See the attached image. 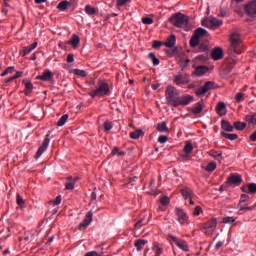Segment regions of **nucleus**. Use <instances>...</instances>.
Here are the masks:
<instances>
[{
	"instance_id": "38",
	"label": "nucleus",
	"mask_w": 256,
	"mask_h": 256,
	"mask_svg": "<svg viewBox=\"0 0 256 256\" xmlns=\"http://www.w3.org/2000/svg\"><path fill=\"white\" fill-rule=\"evenodd\" d=\"M209 155H210V157H213L214 159H219V157H220V159H223V157H222L223 153H221L217 150H210Z\"/></svg>"
},
{
	"instance_id": "34",
	"label": "nucleus",
	"mask_w": 256,
	"mask_h": 256,
	"mask_svg": "<svg viewBox=\"0 0 256 256\" xmlns=\"http://www.w3.org/2000/svg\"><path fill=\"white\" fill-rule=\"evenodd\" d=\"M148 57H149V59H151L153 65H155V66H157V65H159V63H161L159 58H157V56H155V53H153V52H150L148 54Z\"/></svg>"
},
{
	"instance_id": "22",
	"label": "nucleus",
	"mask_w": 256,
	"mask_h": 256,
	"mask_svg": "<svg viewBox=\"0 0 256 256\" xmlns=\"http://www.w3.org/2000/svg\"><path fill=\"white\" fill-rule=\"evenodd\" d=\"M23 85H25V95L29 96L31 95V91H33V83H31V81L28 80H23Z\"/></svg>"
},
{
	"instance_id": "13",
	"label": "nucleus",
	"mask_w": 256,
	"mask_h": 256,
	"mask_svg": "<svg viewBox=\"0 0 256 256\" xmlns=\"http://www.w3.org/2000/svg\"><path fill=\"white\" fill-rule=\"evenodd\" d=\"M215 85V82L208 81L204 84V86L196 91V95L198 97H201V95H205L208 91H211Z\"/></svg>"
},
{
	"instance_id": "2",
	"label": "nucleus",
	"mask_w": 256,
	"mask_h": 256,
	"mask_svg": "<svg viewBox=\"0 0 256 256\" xmlns=\"http://www.w3.org/2000/svg\"><path fill=\"white\" fill-rule=\"evenodd\" d=\"M230 48L229 51H231V53H236V55L241 54V35L238 34V32H233L230 35Z\"/></svg>"
},
{
	"instance_id": "62",
	"label": "nucleus",
	"mask_w": 256,
	"mask_h": 256,
	"mask_svg": "<svg viewBox=\"0 0 256 256\" xmlns=\"http://www.w3.org/2000/svg\"><path fill=\"white\" fill-rule=\"evenodd\" d=\"M162 205H169V197H163L160 199Z\"/></svg>"
},
{
	"instance_id": "46",
	"label": "nucleus",
	"mask_w": 256,
	"mask_h": 256,
	"mask_svg": "<svg viewBox=\"0 0 256 256\" xmlns=\"http://www.w3.org/2000/svg\"><path fill=\"white\" fill-rule=\"evenodd\" d=\"M237 103H242V101H245V94L243 92H239L235 96Z\"/></svg>"
},
{
	"instance_id": "51",
	"label": "nucleus",
	"mask_w": 256,
	"mask_h": 256,
	"mask_svg": "<svg viewBox=\"0 0 256 256\" xmlns=\"http://www.w3.org/2000/svg\"><path fill=\"white\" fill-rule=\"evenodd\" d=\"M142 23L144 25H153V18L151 17L142 18Z\"/></svg>"
},
{
	"instance_id": "35",
	"label": "nucleus",
	"mask_w": 256,
	"mask_h": 256,
	"mask_svg": "<svg viewBox=\"0 0 256 256\" xmlns=\"http://www.w3.org/2000/svg\"><path fill=\"white\" fill-rule=\"evenodd\" d=\"M112 155H117L118 157H123V156L127 155V152H125V151H120V150H119V147L115 146V147L112 149Z\"/></svg>"
},
{
	"instance_id": "57",
	"label": "nucleus",
	"mask_w": 256,
	"mask_h": 256,
	"mask_svg": "<svg viewBox=\"0 0 256 256\" xmlns=\"http://www.w3.org/2000/svg\"><path fill=\"white\" fill-rule=\"evenodd\" d=\"M162 45H163L162 42L155 40V41L153 42L152 47H153V49H159L160 47H162Z\"/></svg>"
},
{
	"instance_id": "39",
	"label": "nucleus",
	"mask_w": 256,
	"mask_h": 256,
	"mask_svg": "<svg viewBox=\"0 0 256 256\" xmlns=\"http://www.w3.org/2000/svg\"><path fill=\"white\" fill-rule=\"evenodd\" d=\"M67 119H69V115L68 114H64L57 122V126L58 127H63V125H65V123H67Z\"/></svg>"
},
{
	"instance_id": "14",
	"label": "nucleus",
	"mask_w": 256,
	"mask_h": 256,
	"mask_svg": "<svg viewBox=\"0 0 256 256\" xmlns=\"http://www.w3.org/2000/svg\"><path fill=\"white\" fill-rule=\"evenodd\" d=\"M245 11L251 17H253V15H256V0L251 1L250 3L246 4Z\"/></svg>"
},
{
	"instance_id": "8",
	"label": "nucleus",
	"mask_w": 256,
	"mask_h": 256,
	"mask_svg": "<svg viewBox=\"0 0 256 256\" xmlns=\"http://www.w3.org/2000/svg\"><path fill=\"white\" fill-rule=\"evenodd\" d=\"M216 227H217V219H210L204 224L203 231H205L204 232L205 235H212Z\"/></svg>"
},
{
	"instance_id": "59",
	"label": "nucleus",
	"mask_w": 256,
	"mask_h": 256,
	"mask_svg": "<svg viewBox=\"0 0 256 256\" xmlns=\"http://www.w3.org/2000/svg\"><path fill=\"white\" fill-rule=\"evenodd\" d=\"M131 0H118L117 1V5L119 7H123V5H127V3H129Z\"/></svg>"
},
{
	"instance_id": "61",
	"label": "nucleus",
	"mask_w": 256,
	"mask_h": 256,
	"mask_svg": "<svg viewBox=\"0 0 256 256\" xmlns=\"http://www.w3.org/2000/svg\"><path fill=\"white\" fill-rule=\"evenodd\" d=\"M199 49L202 52L209 51V46H207V44H200Z\"/></svg>"
},
{
	"instance_id": "12",
	"label": "nucleus",
	"mask_w": 256,
	"mask_h": 256,
	"mask_svg": "<svg viewBox=\"0 0 256 256\" xmlns=\"http://www.w3.org/2000/svg\"><path fill=\"white\" fill-rule=\"evenodd\" d=\"M169 238L171 241H173V243H175L177 247H179V249H182V251H189V245H187L185 241L179 240V238L173 235H169Z\"/></svg>"
},
{
	"instance_id": "48",
	"label": "nucleus",
	"mask_w": 256,
	"mask_h": 256,
	"mask_svg": "<svg viewBox=\"0 0 256 256\" xmlns=\"http://www.w3.org/2000/svg\"><path fill=\"white\" fill-rule=\"evenodd\" d=\"M33 51L29 46L23 47L22 51H20L21 57H25L26 55H29Z\"/></svg>"
},
{
	"instance_id": "21",
	"label": "nucleus",
	"mask_w": 256,
	"mask_h": 256,
	"mask_svg": "<svg viewBox=\"0 0 256 256\" xmlns=\"http://www.w3.org/2000/svg\"><path fill=\"white\" fill-rule=\"evenodd\" d=\"M175 43H177V38L175 37V35H170L167 38L164 45H165V47L171 48V47H175Z\"/></svg>"
},
{
	"instance_id": "63",
	"label": "nucleus",
	"mask_w": 256,
	"mask_h": 256,
	"mask_svg": "<svg viewBox=\"0 0 256 256\" xmlns=\"http://www.w3.org/2000/svg\"><path fill=\"white\" fill-rule=\"evenodd\" d=\"M87 227H89V224H87V222H85V220L83 222H81L79 225V229H81V230L87 229Z\"/></svg>"
},
{
	"instance_id": "43",
	"label": "nucleus",
	"mask_w": 256,
	"mask_h": 256,
	"mask_svg": "<svg viewBox=\"0 0 256 256\" xmlns=\"http://www.w3.org/2000/svg\"><path fill=\"white\" fill-rule=\"evenodd\" d=\"M197 45H199V38H197V36L193 34V36L190 39V46L197 47Z\"/></svg>"
},
{
	"instance_id": "30",
	"label": "nucleus",
	"mask_w": 256,
	"mask_h": 256,
	"mask_svg": "<svg viewBox=\"0 0 256 256\" xmlns=\"http://www.w3.org/2000/svg\"><path fill=\"white\" fill-rule=\"evenodd\" d=\"M66 189L68 191H72V189H75V181H73V177H68L66 181Z\"/></svg>"
},
{
	"instance_id": "36",
	"label": "nucleus",
	"mask_w": 256,
	"mask_h": 256,
	"mask_svg": "<svg viewBox=\"0 0 256 256\" xmlns=\"http://www.w3.org/2000/svg\"><path fill=\"white\" fill-rule=\"evenodd\" d=\"M141 135H143V130H140V129L130 132L131 139H139Z\"/></svg>"
},
{
	"instance_id": "10",
	"label": "nucleus",
	"mask_w": 256,
	"mask_h": 256,
	"mask_svg": "<svg viewBox=\"0 0 256 256\" xmlns=\"http://www.w3.org/2000/svg\"><path fill=\"white\" fill-rule=\"evenodd\" d=\"M50 141L51 140L49 139V134H47L45 139L42 142V145L38 148V150L36 152L35 159H39V157H41V155H43V153H45V151L49 147Z\"/></svg>"
},
{
	"instance_id": "19",
	"label": "nucleus",
	"mask_w": 256,
	"mask_h": 256,
	"mask_svg": "<svg viewBox=\"0 0 256 256\" xmlns=\"http://www.w3.org/2000/svg\"><path fill=\"white\" fill-rule=\"evenodd\" d=\"M181 194L184 199H191L193 197V190L189 187L181 188Z\"/></svg>"
},
{
	"instance_id": "42",
	"label": "nucleus",
	"mask_w": 256,
	"mask_h": 256,
	"mask_svg": "<svg viewBox=\"0 0 256 256\" xmlns=\"http://www.w3.org/2000/svg\"><path fill=\"white\" fill-rule=\"evenodd\" d=\"M205 169L209 173H213V171L217 169V164H215V162H210V163L207 164Z\"/></svg>"
},
{
	"instance_id": "54",
	"label": "nucleus",
	"mask_w": 256,
	"mask_h": 256,
	"mask_svg": "<svg viewBox=\"0 0 256 256\" xmlns=\"http://www.w3.org/2000/svg\"><path fill=\"white\" fill-rule=\"evenodd\" d=\"M201 211H203V209L201 208V206H196V207L194 208L193 215H194L195 217H197V216L201 215Z\"/></svg>"
},
{
	"instance_id": "31",
	"label": "nucleus",
	"mask_w": 256,
	"mask_h": 256,
	"mask_svg": "<svg viewBox=\"0 0 256 256\" xmlns=\"http://www.w3.org/2000/svg\"><path fill=\"white\" fill-rule=\"evenodd\" d=\"M245 127H247V123L245 122H241V121L234 122V129H236L237 131H243Z\"/></svg>"
},
{
	"instance_id": "23",
	"label": "nucleus",
	"mask_w": 256,
	"mask_h": 256,
	"mask_svg": "<svg viewBox=\"0 0 256 256\" xmlns=\"http://www.w3.org/2000/svg\"><path fill=\"white\" fill-rule=\"evenodd\" d=\"M194 35L201 39V37H207V35H209V32H207V30H205L204 28H197L195 31H194Z\"/></svg>"
},
{
	"instance_id": "28",
	"label": "nucleus",
	"mask_w": 256,
	"mask_h": 256,
	"mask_svg": "<svg viewBox=\"0 0 256 256\" xmlns=\"http://www.w3.org/2000/svg\"><path fill=\"white\" fill-rule=\"evenodd\" d=\"M225 109H227V105H225L224 102H219L216 106V113L218 115H220V117L223 115V111H225Z\"/></svg>"
},
{
	"instance_id": "58",
	"label": "nucleus",
	"mask_w": 256,
	"mask_h": 256,
	"mask_svg": "<svg viewBox=\"0 0 256 256\" xmlns=\"http://www.w3.org/2000/svg\"><path fill=\"white\" fill-rule=\"evenodd\" d=\"M248 205L249 204L247 202H245V203H241V201L239 202V204H238V208H239L238 213H239V215H241V211H245V210H241V208L242 207H247Z\"/></svg>"
},
{
	"instance_id": "56",
	"label": "nucleus",
	"mask_w": 256,
	"mask_h": 256,
	"mask_svg": "<svg viewBox=\"0 0 256 256\" xmlns=\"http://www.w3.org/2000/svg\"><path fill=\"white\" fill-rule=\"evenodd\" d=\"M247 201H249V195L242 194L241 197H240V202L241 203H247Z\"/></svg>"
},
{
	"instance_id": "53",
	"label": "nucleus",
	"mask_w": 256,
	"mask_h": 256,
	"mask_svg": "<svg viewBox=\"0 0 256 256\" xmlns=\"http://www.w3.org/2000/svg\"><path fill=\"white\" fill-rule=\"evenodd\" d=\"M223 223H235V217L226 216L223 218Z\"/></svg>"
},
{
	"instance_id": "3",
	"label": "nucleus",
	"mask_w": 256,
	"mask_h": 256,
	"mask_svg": "<svg viewBox=\"0 0 256 256\" xmlns=\"http://www.w3.org/2000/svg\"><path fill=\"white\" fill-rule=\"evenodd\" d=\"M109 93V84L105 81L98 82V88L92 90L89 95L92 97V99H95V97H105Z\"/></svg>"
},
{
	"instance_id": "40",
	"label": "nucleus",
	"mask_w": 256,
	"mask_h": 256,
	"mask_svg": "<svg viewBox=\"0 0 256 256\" xmlns=\"http://www.w3.org/2000/svg\"><path fill=\"white\" fill-rule=\"evenodd\" d=\"M184 152L187 153V155H189V153L193 152V144L190 141H187L185 146H184Z\"/></svg>"
},
{
	"instance_id": "26",
	"label": "nucleus",
	"mask_w": 256,
	"mask_h": 256,
	"mask_svg": "<svg viewBox=\"0 0 256 256\" xmlns=\"http://www.w3.org/2000/svg\"><path fill=\"white\" fill-rule=\"evenodd\" d=\"M79 43H81V38H79V36H77L76 34H74L72 36V39L69 42V45H72V47L74 49H77V47H79Z\"/></svg>"
},
{
	"instance_id": "20",
	"label": "nucleus",
	"mask_w": 256,
	"mask_h": 256,
	"mask_svg": "<svg viewBox=\"0 0 256 256\" xmlns=\"http://www.w3.org/2000/svg\"><path fill=\"white\" fill-rule=\"evenodd\" d=\"M243 193H256V183H250L242 187Z\"/></svg>"
},
{
	"instance_id": "32",
	"label": "nucleus",
	"mask_w": 256,
	"mask_h": 256,
	"mask_svg": "<svg viewBox=\"0 0 256 256\" xmlns=\"http://www.w3.org/2000/svg\"><path fill=\"white\" fill-rule=\"evenodd\" d=\"M147 241H145L144 239H139L135 242V247L137 249V251H142L143 247H145Z\"/></svg>"
},
{
	"instance_id": "60",
	"label": "nucleus",
	"mask_w": 256,
	"mask_h": 256,
	"mask_svg": "<svg viewBox=\"0 0 256 256\" xmlns=\"http://www.w3.org/2000/svg\"><path fill=\"white\" fill-rule=\"evenodd\" d=\"M66 61L67 63H73L75 61L74 55L72 53L68 54Z\"/></svg>"
},
{
	"instance_id": "55",
	"label": "nucleus",
	"mask_w": 256,
	"mask_h": 256,
	"mask_svg": "<svg viewBox=\"0 0 256 256\" xmlns=\"http://www.w3.org/2000/svg\"><path fill=\"white\" fill-rule=\"evenodd\" d=\"M166 141H169V137H167L166 135H160L158 137V142H160L161 144H164Z\"/></svg>"
},
{
	"instance_id": "33",
	"label": "nucleus",
	"mask_w": 256,
	"mask_h": 256,
	"mask_svg": "<svg viewBox=\"0 0 256 256\" xmlns=\"http://www.w3.org/2000/svg\"><path fill=\"white\" fill-rule=\"evenodd\" d=\"M85 13H87V15H97V9L91 5H86Z\"/></svg>"
},
{
	"instance_id": "50",
	"label": "nucleus",
	"mask_w": 256,
	"mask_h": 256,
	"mask_svg": "<svg viewBox=\"0 0 256 256\" xmlns=\"http://www.w3.org/2000/svg\"><path fill=\"white\" fill-rule=\"evenodd\" d=\"M153 251L155 252L156 256H160L163 253V248L159 247V245H154Z\"/></svg>"
},
{
	"instance_id": "17",
	"label": "nucleus",
	"mask_w": 256,
	"mask_h": 256,
	"mask_svg": "<svg viewBox=\"0 0 256 256\" xmlns=\"http://www.w3.org/2000/svg\"><path fill=\"white\" fill-rule=\"evenodd\" d=\"M221 129H223V131H227L228 133H233L234 124L232 125L231 122L227 120H221Z\"/></svg>"
},
{
	"instance_id": "6",
	"label": "nucleus",
	"mask_w": 256,
	"mask_h": 256,
	"mask_svg": "<svg viewBox=\"0 0 256 256\" xmlns=\"http://www.w3.org/2000/svg\"><path fill=\"white\" fill-rule=\"evenodd\" d=\"M192 101H193V96H191L189 94L178 96L173 107H176V108L181 107V106L185 107V106L189 105L190 103H192Z\"/></svg>"
},
{
	"instance_id": "11",
	"label": "nucleus",
	"mask_w": 256,
	"mask_h": 256,
	"mask_svg": "<svg viewBox=\"0 0 256 256\" xmlns=\"http://www.w3.org/2000/svg\"><path fill=\"white\" fill-rule=\"evenodd\" d=\"M241 183H243V179L241 178V175L238 174H231L226 181V184L230 187L231 185L238 187Z\"/></svg>"
},
{
	"instance_id": "5",
	"label": "nucleus",
	"mask_w": 256,
	"mask_h": 256,
	"mask_svg": "<svg viewBox=\"0 0 256 256\" xmlns=\"http://www.w3.org/2000/svg\"><path fill=\"white\" fill-rule=\"evenodd\" d=\"M221 25H223V20H219L215 17L202 20V26L207 27L208 29H213V31L218 29V27H221Z\"/></svg>"
},
{
	"instance_id": "64",
	"label": "nucleus",
	"mask_w": 256,
	"mask_h": 256,
	"mask_svg": "<svg viewBox=\"0 0 256 256\" xmlns=\"http://www.w3.org/2000/svg\"><path fill=\"white\" fill-rule=\"evenodd\" d=\"M52 203L53 205H61V196H57Z\"/></svg>"
},
{
	"instance_id": "29",
	"label": "nucleus",
	"mask_w": 256,
	"mask_h": 256,
	"mask_svg": "<svg viewBox=\"0 0 256 256\" xmlns=\"http://www.w3.org/2000/svg\"><path fill=\"white\" fill-rule=\"evenodd\" d=\"M209 71V68L207 66H198L196 68V75H198V77H201V75H205V73H207Z\"/></svg>"
},
{
	"instance_id": "24",
	"label": "nucleus",
	"mask_w": 256,
	"mask_h": 256,
	"mask_svg": "<svg viewBox=\"0 0 256 256\" xmlns=\"http://www.w3.org/2000/svg\"><path fill=\"white\" fill-rule=\"evenodd\" d=\"M145 215H143V217H141L135 224L134 227L136 229H141V227H145V225H147V223H149V220L145 219Z\"/></svg>"
},
{
	"instance_id": "4",
	"label": "nucleus",
	"mask_w": 256,
	"mask_h": 256,
	"mask_svg": "<svg viewBox=\"0 0 256 256\" xmlns=\"http://www.w3.org/2000/svg\"><path fill=\"white\" fill-rule=\"evenodd\" d=\"M165 97H166V101L168 103V105H172V107H174L177 99H178V95H177V88H175V86L172 85H168L165 91Z\"/></svg>"
},
{
	"instance_id": "18",
	"label": "nucleus",
	"mask_w": 256,
	"mask_h": 256,
	"mask_svg": "<svg viewBox=\"0 0 256 256\" xmlns=\"http://www.w3.org/2000/svg\"><path fill=\"white\" fill-rule=\"evenodd\" d=\"M203 101H200L198 103H196L192 110H191V113H193V115H199L200 113H202L203 111Z\"/></svg>"
},
{
	"instance_id": "25",
	"label": "nucleus",
	"mask_w": 256,
	"mask_h": 256,
	"mask_svg": "<svg viewBox=\"0 0 256 256\" xmlns=\"http://www.w3.org/2000/svg\"><path fill=\"white\" fill-rule=\"evenodd\" d=\"M156 129L160 133H169V127H167V122L158 123Z\"/></svg>"
},
{
	"instance_id": "44",
	"label": "nucleus",
	"mask_w": 256,
	"mask_h": 256,
	"mask_svg": "<svg viewBox=\"0 0 256 256\" xmlns=\"http://www.w3.org/2000/svg\"><path fill=\"white\" fill-rule=\"evenodd\" d=\"M73 73H74V75H77L78 77H87V72L85 70L74 69Z\"/></svg>"
},
{
	"instance_id": "37",
	"label": "nucleus",
	"mask_w": 256,
	"mask_h": 256,
	"mask_svg": "<svg viewBox=\"0 0 256 256\" xmlns=\"http://www.w3.org/2000/svg\"><path fill=\"white\" fill-rule=\"evenodd\" d=\"M69 6V1L64 0L61 1L58 5H57V9H60V11H67V7Z\"/></svg>"
},
{
	"instance_id": "49",
	"label": "nucleus",
	"mask_w": 256,
	"mask_h": 256,
	"mask_svg": "<svg viewBox=\"0 0 256 256\" xmlns=\"http://www.w3.org/2000/svg\"><path fill=\"white\" fill-rule=\"evenodd\" d=\"M16 203L19 207H23L25 205V200H23V197H21L20 194L16 195Z\"/></svg>"
},
{
	"instance_id": "27",
	"label": "nucleus",
	"mask_w": 256,
	"mask_h": 256,
	"mask_svg": "<svg viewBox=\"0 0 256 256\" xmlns=\"http://www.w3.org/2000/svg\"><path fill=\"white\" fill-rule=\"evenodd\" d=\"M222 137H225V139H229V141H237L239 139V135L237 134H229L225 131L221 132Z\"/></svg>"
},
{
	"instance_id": "9",
	"label": "nucleus",
	"mask_w": 256,
	"mask_h": 256,
	"mask_svg": "<svg viewBox=\"0 0 256 256\" xmlns=\"http://www.w3.org/2000/svg\"><path fill=\"white\" fill-rule=\"evenodd\" d=\"M175 215L177 216L180 225H187V223H189V216H187V213H185L183 209L175 208Z\"/></svg>"
},
{
	"instance_id": "52",
	"label": "nucleus",
	"mask_w": 256,
	"mask_h": 256,
	"mask_svg": "<svg viewBox=\"0 0 256 256\" xmlns=\"http://www.w3.org/2000/svg\"><path fill=\"white\" fill-rule=\"evenodd\" d=\"M103 127H104V131H111L113 129V124L107 121L104 123Z\"/></svg>"
},
{
	"instance_id": "16",
	"label": "nucleus",
	"mask_w": 256,
	"mask_h": 256,
	"mask_svg": "<svg viewBox=\"0 0 256 256\" xmlns=\"http://www.w3.org/2000/svg\"><path fill=\"white\" fill-rule=\"evenodd\" d=\"M52 78L53 72L51 70H44L42 75L36 77L39 81H51Z\"/></svg>"
},
{
	"instance_id": "41",
	"label": "nucleus",
	"mask_w": 256,
	"mask_h": 256,
	"mask_svg": "<svg viewBox=\"0 0 256 256\" xmlns=\"http://www.w3.org/2000/svg\"><path fill=\"white\" fill-rule=\"evenodd\" d=\"M84 221H85L86 225H91V223L93 221V212L92 211H89L86 214Z\"/></svg>"
},
{
	"instance_id": "47",
	"label": "nucleus",
	"mask_w": 256,
	"mask_h": 256,
	"mask_svg": "<svg viewBox=\"0 0 256 256\" xmlns=\"http://www.w3.org/2000/svg\"><path fill=\"white\" fill-rule=\"evenodd\" d=\"M105 254L104 251H91L87 252L85 256H103Z\"/></svg>"
},
{
	"instance_id": "15",
	"label": "nucleus",
	"mask_w": 256,
	"mask_h": 256,
	"mask_svg": "<svg viewBox=\"0 0 256 256\" xmlns=\"http://www.w3.org/2000/svg\"><path fill=\"white\" fill-rule=\"evenodd\" d=\"M211 57L214 59V61H219L220 59H223V49L216 47L211 52Z\"/></svg>"
},
{
	"instance_id": "1",
	"label": "nucleus",
	"mask_w": 256,
	"mask_h": 256,
	"mask_svg": "<svg viewBox=\"0 0 256 256\" xmlns=\"http://www.w3.org/2000/svg\"><path fill=\"white\" fill-rule=\"evenodd\" d=\"M169 22L174 25V27H178V29H184V31H189L191 29V24L189 23V17L185 14L178 12L173 14L169 18Z\"/></svg>"
},
{
	"instance_id": "7",
	"label": "nucleus",
	"mask_w": 256,
	"mask_h": 256,
	"mask_svg": "<svg viewBox=\"0 0 256 256\" xmlns=\"http://www.w3.org/2000/svg\"><path fill=\"white\" fill-rule=\"evenodd\" d=\"M191 82L189 74L178 73L174 76V83L176 85H188Z\"/></svg>"
},
{
	"instance_id": "45",
	"label": "nucleus",
	"mask_w": 256,
	"mask_h": 256,
	"mask_svg": "<svg viewBox=\"0 0 256 256\" xmlns=\"http://www.w3.org/2000/svg\"><path fill=\"white\" fill-rule=\"evenodd\" d=\"M247 123H251L252 125H256V114L254 115H247L246 116Z\"/></svg>"
}]
</instances>
